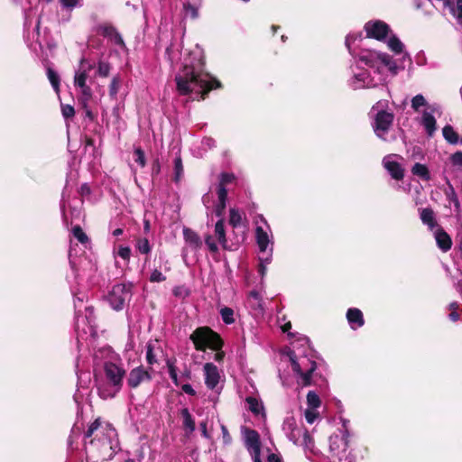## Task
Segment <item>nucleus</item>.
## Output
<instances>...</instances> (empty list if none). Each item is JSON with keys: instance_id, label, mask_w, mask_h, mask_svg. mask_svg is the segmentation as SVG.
<instances>
[{"instance_id": "nucleus-16", "label": "nucleus", "mask_w": 462, "mask_h": 462, "mask_svg": "<svg viewBox=\"0 0 462 462\" xmlns=\"http://www.w3.org/2000/svg\"><path fill=\"white\" fill-rule=\"evenodd\" d=\"M346 319L353 328H361L365 324L363 313L356 308L348 309L346 312Z\"/></svg>"}, {"instance_id": "nucleus-10", "label": "nucleus", "mask_w": 462, "mask_h": 462, "mask_svg": "<svg viewBox=\"0 0 462 462\" xmlns=\"http://www.w3.org/2000/svg\"><path fill=\"white\" fill-rule=\"evenodd\" d=\"M97 33L112 40L115 44L124 47L125 42L116 28L111 23L99 24L96 29Z\"/></svg>"}, {"instance_id": "nucleus-53", "label": "nucleus", "mask_w": 462, "mask_h": 462, "mask_svg": "<svg viewBox=\"0 0 462 462\" xmlns=\"http://www.w3.org/2000/svg\"><path fill=\"white\" fill-rule=\"evenodd\" d=\"M79 88H80L81 95L79 97L92 98V90L89 86L87 85V86L81 87Z\"/></svg>"}, {"instance_id": "nucleus-30", "label": "nucleus", "mask_w": 462, "mask_h": 462, "mask_svg": "<svg viewBox=\"0 0 462 462\" xmlns=\"http://www.w3.org/2000/svg\"><path fill=\"white\" fill-rule=\"evenodd\" d=\"M378 58L381 60V62L383 65H385L386 67H388V69L392 72L396 73V70H397L396 63L394 62V60H393V58L389 54H387V53H381V54L378 55Z\"/></svg>"}, {"instance_id": "nucleus-40", "label": "nucleus", "mask_w": 462, "mask_h": 462, "mask_svg": "<svg viewBox=\"0 0 462 462\" xmlns=\"http://www.w3.org/2000/svg\"><path fill=\"white\" fill-rule=\"evenodd\" d=\"M246 402L249 405V410L253 413H254V414H259L260 413V404H259L258 401L255 398H254V397H247L246 398Z\"/></svg>"}, {"instance_id": "nucleus-17", "label": "nucleus", "mask_w": 462, "mask_h": 462, "mask_svg": "<svg viewBox=\"0 0 462 462\" xmlns=\"http://www.w3.org/2000/svg\"><path fill=\"white\" fill-rule=\"evenodd\" d=\"M443 12L462 20V2H443Z\"/></svg>"}, {"instance_id": "nucleus-52", "label": "nucleus", "mask_w": 462, "mask_h": 462, "mask_svg": "<svg viewBox=\"0 0 462 462\" xmlns=\"http://www.w3.org/2000/svg\"><path fill=\"white\" fill-rule=\"evenodd\" d=\"M217 197H218V201L226 202L227 189L225 187L217 186Z\"/></svg>"}, {"instance_id": "nucleus-28", "label": "nucleus", "mask_w": 462, "mask_h": 462, "mask_svg": "<svg viewBox=\"0 0 462 462\" xmlns=\"http://www.w3.org/2000/svg\"><path fill=\"white\" fill-rule=\"evenodd\" d=\"M229 225L232 226L234 228H236L241 225L242 222V214L240 211L236 208H230L229 209Z\"/></svg>"}, {"instance_id": "nucleus-26", "label": "nucleus", "mask_w": 462, "mask_h": 462, "mask_svg": "<svg viewBox=\"0 0 462 462\" xmlns=\"http://www.w3.org/2000/svg\"><path fill=\"white\" fill-rule=\"evenodd\" d=\"M47 77H48V79L50 80L53 89L56 92H59L60 79V76L58 75V73L54 69H52L51 67H48L47 68Z\"/></svg>"}, {"instance_id": "nucleus-34", "label": "nucleus", "mask_w": 462, "mask_h": 462, "mask_svg": "<svg viewBox=\"0 0 462 462\" xmlns=\"http://www.w3.org/2000/svg\"><path fill=\"white\" fill-rule=\"evenodd\" d=\"M388 46L396 54H400L402 52L403 44L396 36H393L390 38Z\"/></svg>"}, {"instance_id": "nucleus-58", "label": "nucleus", "mask_w": 462, "mask_h": 462, "mask_svg": "<svg viewBox=\"0 0 462 462\" xmlns=\"http://www.w3.org/2000/svg\"><path fill=\"white\" fill-rule=\"evenodd\" d=\"M215 351H216L215 356H214L215 361L222 362L225 358V352L222 351V348L220 350H215Z\"/></svg>"}, {"instance_id": "nucleus-42", "label": "nucleus", "mask_w": 462, "mask_h": 462, "mask_svg": "<svg viewBox=\"0 0 462 462\" xmlns=\"http://www.w3.org/2000/svg\"><path fill=\"white\" fill-rule=\"evenodd\" d=\"M61 113L64 118H72L75 116V109L70 105H61Z\"/></svg>"}, {"instance_id": "nucleus-46", "label": "nucleus", "mask_w": 462, "mask_h": 462, "mask_svg": "<svg viewBox=\"0 0 462 462\" xmlns=\"http://www.w3.org/2000/svg\"><path fill=\"white\" fill-rule=\"evenodd\" d=\"M205 243L211 253H217L218 251L217 245L216 244V242L214 241L213 237L210 235L206 236Z\"/></svg>"}, {"instance_id": "nucleus-3", "label": "nucleus", "mask_w": 462, "mask_h": 462, "mask_svg": "<svg viewBox=\"0 0 462 462\" xmlns=\"http://www.w3.org/2000/svg\"><path fill=\"white\" fill-rule=\"evenodd\" d=\"M112 435H116L115 429L107 424L102 437L91 439L88 447H85L88 458L94 459L95 462L112 458L115 454Z\"/></svg>"}, {"instance_id": "nucleus-20", "label": "nucleus", "mask_w": 462, "mask_h": 462, "mask_svg": "<svg viewBox=\"0 0 462 462\" xmlns=\"http://www.w3.org/2000/svg\"><path fill=\"white\" fill-rule=\"evenodd\" d=\"M215 235L217 241L223 246L224 249L226 248V229H225V220L224 218H220L215 225Z\"/></svg>"}, {"instance_id": "nucleus-12", "label": "nucleus", "mask_w": 462, "mask_h": 462, "mask_svg": "<svg viewBox=\"0 0 462 462\" xmlns=\"http://www.w3.org/2000/svg\"><path fill=\"white\" fill-rule=\"evenodd\" d=\"M205 384L210 390L216 388L219 382V373L217 367L213 363L204 365Z\"/></svg>"}, {"instance_id": "nucleus-25", "label": "nucleus", "mask_w": 462, "mask_h": 462, "mask_svg": "<svg viewBox=\"0 0 462 462\" xmlns=\"http://www.w3.org/2000/svg\"><path fill=\"white\" fill-rule=\"evenodd\" d=\"M183 12L185 17L196 19L199 16V7L190 2H183Z\"/></svg>"}, {"instance_id": "nucleus-7", "label": "nucleus", "mask_w": 462, "mask_h": 462, "mask_svg": "<svg viewBox=\"0 0 462 462\" xmlns=\"http://www.w3.org/2000/svg\"><path fill=\"white\" fill-rule=\"evenodd\" d=\"M290 361L291 365L292 371L300 377L302 386H310L312 384V375L317 368V364L315 361L310 362V367L303 372L301 369L300 364L296 360V356L294 353L290 355Z\"/></svg>"}, {"instance_id": "nucleus-29", "label": "nucleus", "mask_w": 462, "mask_h": 462, "mask_svg": "<svg viewBox=\"0 0 462 462\" xmlns=\"http://www.w3.org/2000/svg\"><path fill=\"white\" fill-rule=\"evenodd\" d=\"M183 165H182V160L180 156H177L174 159V177L173 181L178 183L180 182L182 175H183Z\"/></svg>"}, {"instance_id": "nucleus-1", "label": "nucleus", "mask_w": 462, "mask_h": 462, "mask_svg": "<svg viewBox=\"0 0 462 462\" xmlns=\"http://www.w3.org/2000/svg\"><path fill=\"white\" fill-rule=\"evenodd\" d=\"M205 57L201 52H191L189 60L175 76L176 89L180 96H193V100H205L210 91L222 88V83L205 70Z\"/></svg>"}, {"instance_id": "nucleus-55", "label": "nucleus", "mask_w": 462, "mask_h": 462, "mask_svg": "<svg viewBox=\"0 0 462 462\" xmlns=\"http://www.w3.org/2000/svg\"><path fill=\"white\" fill-rule=\"evenodd\" d=\"M317 413L313 411H310V410H307L305 411V418H306V420L309 422V423H313L315 419L317 418Z\"/></svg>"}, {"instance_id": "nucleus-39", "label": "nucleus", "mask_w": 462, "mask_h": 462, "mask_svg": "<svg viewBox=\"0 0 462 462\" xmlns=\"http://www.w3.org/2000/svg\"><path fill=\"white\" fill-rule=\"evenodd\" d=\"M426 105V100L424 98V97L420 94H418L416 95L412 99H411V107L417 111L419 110V108L420 106H423Z\"/></svg>"}, {"instance_id": "nucleus-54", "label": "nucleus", "mask_w": 462, "mask_h": 462, "mask_svg": "<svg viewBox=\"0 0 462 462\" xmlns=\"http://www.w3.org/2000/svg\"><path fill=\"white\" fill-rule=\"evenodd\" d=\"M285 425L291 430V434L294 436V430H297L296 421L293 418L287 419Z\"/></svg>"}, {"instance_id": "nucleus-2", "label": "nucleus", "mask_w": 462, "mask_h": 462, "mask_svg": "<svg viewBox=\"0 0 462 462\" xmlns=\"http://www.w3.org/2000/svg\"><path fill=\"white\" fill-rule=\"evenodd\" d=\"M103 368L106 383L97 385V393L103 400L112 399L121 391L126 372L113 362H105Z\"/></svg>"}, {"instance_id": "nucleus-51", "label": "nucleus", "mask_w": 462, "mask_h": 462, "mask_svg": "<svg viewBox=\"0 0 462 462\" xmlns=\"http://www.w3.org/2000/svg\"><path fill=\"white\" fill-rule=\"evenodd\" d=\"M451 162L455 166H462V152L458 151L450 157Z\"/></svg>"}, {"instance_id": "nucleus-62", "label": "nucleus", "mask_w": 462, "mask_h": 462, "mask_svg": "<svg viewBox=\"0 0 462 462\" xmlns=\"http://www.w3.org/2000/svg\"><path fill=\"white\" fill-rule=\"evenodd\" d=\"M200 429H201V432H202L203 437L208 439L209 435H208V430H207V421H202L200 423Z\"/></svg>"}, {"instance_id": "nucleus-5", "label": "nucleus", "mask_w": 462, "mask_h": 462, "mask_svg": "<svg viewBox=\"0 0 462 462\" xmlns=\"http://www.w3.org/2000/svg\"><path fill=\"white\" fill-rule=\"evenodd\" d=\"M132 297V284L117 283L112 287L107 295V300L113 310L119 311L125 307V301Z\"/></svg>"}, {"instance_id": "nucleus-44", "label": "nucleus", "mask_w": 462, "mask_h": 462, "mask_svg": "<svg viewBox=\"0 0 462 462\" xmlns=\"http://www.w3.org/2000/svg\"><path fill=\"white\" fill-rule=\"evenodd\" d=\"M146 360L149 365H153L157 363V360L153 354V346H152V344H148L146 346Z\"/></svg>"}, {"instance_id": "nucleus-11", "label": "nucleus", "mask_w": 462, "mask_h": 462, "mask_svg": "<svg viewBox=\"0 0 462 462\" xmlns=\"http://www.w3.org/2000/svg\"><path fill=\"white\" fill-rule=\"evenodd\" d=\"M243 433L245 437V448L250 452L261 451V439L260 434L257 430L249 429L247 427L243 428Z\"/></svg>"}, {"instance_id": "nucleus-47", "label": "nucleus", "mask_w": 462, "mask_h": 462, "mask_svg": "<svg viewBox=\"0 0 462 462\" xmlns=\"http://www.w3.org/2000/svg\"><path fill=\"white\" fill-rule=\"evenodd\" d=\"M119 89V79L117 78H114L109 85V95L115 97Z\"/></svg>"}, {"instance_id": "nucleus-48", "label": "nucleus", "mask_w": 462, "mask_h": 462, "mask_svg": "<svg viewBox=\"0 0 462 462\" xmlns=\"http://www.w3.org/2000/svg\"><path fill=\"white\" fill-rule=\"evenodd\" d=\"M117 254L124 260H129L131 256V248L129 246H119Z\"/></svg>"}, {"instance_id": "nucleus-31", "label": "nucleus", "mask_w": 462, "mask_h": 462, "mask_svg": "<svg viewBox=\"0 0 462 462\" xmlns=\"http://www.w3.org/2000/svg\"><path fill=\"white\" fill-rule=\"evenodd\" d=\"M307 404L310 409H317L320 406V404H321L320 398L314 391H310L308 393Z\"/></svg>"}, {"instance_id": "nucleus-50", "label": "nucleus", "mask_w": 462, "mask_h": 462, "mask_svg": "<svg viewBox=\"0 0 462 462\" xmlns=\"http://www.w3.org/2000/svg\"><path fill=\"white\" fill-rule=\"evenodd\" d=\"M226 207V202L218 201V203L217 204V206L215 207V209H214L216 216L220 218H223Z\"/></svg>"}, {"instance_id": "nucleus-60", "label": "nucleus", "mask_w": 462, "mask_h": 462, "mask_svg": "<svg viewBox=\"0 0 462 462\" xmlns=\"http://www.w3.org/2000/svg\"><path fill=\"white\" fill-rule=\"evenodd\" d=\"M267 462H282V458H281V457L279 455L274 454V453H271L267 457Z\"/></svg>"}, {"instance_id": "nucleus-4", "label": "nucleus", "mask_w": 462, "mask_h": 462, "mask_svg": "<svg viewBox=\"0 0 462 462\" xmlns=\"http://www.w3.org/2000/svg\"><path fill=\"white\" fill-rule=\"evenodd\" d=\"M197 351L205 352L208 348L220 350L224 341L220 335L208 326L197 328L189 336Z\"/></svg>"}, {"instance_id": "nucleus-36", "label": "nucleus", "mask_w": 462, "mask_h": 462, "mask_svg": "<svg viewBox=\"0 0 462 462\" xmlns=\"http://www.w3.org/2000/svg\"><path fill=\"white\" fill-rule=\"evenodd\" d=\"M88 73L87 70L77 73L74 79L75 87L81 88L87 86Z\"/></svg>"}, {"instance_id": "nucleus-13", "label": "nucleus", "mask_w": 462, "mask_h": 462, "mask_svg": "<svg viewBox=\"0 0 462 462\" xmlns=\"http://www.w3.org/2000/svg\"><path fill=\"white\" fill-rule=\"evenodd\" d=\"M434 237L437 246L443 253H447L451 249L453 245L451 236L443 229V227H437L436 231L434 232Z\"/></svg>"}, {"instance_id": "nucleus-61", "label": "nucleus", "mask_w": 462, "mask_h": 462, "mask_svg": "<svg viewBox=\"0 0 462 462\" xmlns=\"http://www.w3.org/2000/svg\"><path fill=\"white\" fill-rule=\"evenodd\" d=\"M79 2H61V5L63 9L71 10Z\"/></svg>"}, {"instance_id": "nucleus-59", "label": "nucleus", "mask_w": 462, "mask_h": 462, "mask_svg": "<svg viewBox=\"0 0 462 462\" xmlns=\"http://www.w3.org/2000/svg\"><path fill=\"white\" fill-rule=\"evenodd\" d=\"M78 100H79V103L81 106L82 109H84V110L89 109L88 103L91 100V98L78 97Z\"/></svg>"}, {"instance_id": "nucleus-19", "label": "nucleus", "mask_w": 462, "mask_h": 462, "mask_svg": "<svg viewBox=\"0 0 462 462\" xmlns=\"http://www.w3.org/2000/svg\"><path fill=\"white\" fill-rule=\"evenodd\" d=\"M422 125L424 126L429 136H432L437 129V122L435 117L429 112L422 115Z\"/></svg>"}, {"instance_id": "nucleus-23", "label": "nucleus", "mask_w": 462, "mask_h": 462, "mask_svg": "<svg viewBox=\"0 0 462 462\" xmlns=\"http://www.w3.org/2000/svg\"><path fill=\"white\" fill-rule=\"evenodd\" d=\"M411 173L415 176L420 177L423 180H430V171L425 164L416 162L411 168Z\"/></svg>"}, {"instance_id": "nucleus-27", "label": "nucleus", "mask_w": 462, "mask_h": 462, "mask_svg": "<svg viewBox=\"0 0 462 462\" xmlns=\"http://www.w3.org/2000/svg\"><path fill=\"white\" fill-rule=\"evenodd\" d=\"M71 232L74 237L82 245H85L89 242V238L87 234L83 231L82 227L79 225H76L72 227Z\"/></svg>"}, {"instance_id": "nucleus-6", "label": "nucleus", "mask_w": 462, "mask_h": 462, "mask_svg": "<svg viewBox=\"0 0 462 462\" xmlns=\"http://www.w3.org/2000/svg\"><path fill=\"white\" fill-rule=\"evenodd\" d=\"M394 121V115L386 110L378 111L374 118L373 129L377 137L385 140L384 135L389 132Z\"/></svg>"}, {"instance_id": "nucleus-8", "label": "nucleus", "mask_w": 462, "mask_h": 462, "mask_svg": "<svg viewBox=\"0 0 462 462\" xmlns=\"http://www.w3.org/2000/svg\"><path fill=\"white\" fill-rule=\"evenodd\" d=\"M152 379V374L143 365H140L129 372L127 376V384L130 388L135 389L143 383H150Z\"/></svg>"}, {"instance_id": "nucleus-38", "label": "nucleus", "mask_w": 462, "mask_h": 462, "mask_svg": "<svg viewBox=\"0 0 462 462\" xmlns=\"http://www.w3.org/2000/svg\"><path fill=\"white\" fill-rule=\"evenodd\" d=\"M134 162L141 167H144L146 164L145 154L142 148L138 147L134 150Z\"/></svg>"}, {"instance_id": "nucleus-9", "label": "nucleus", "mask_w": 462, "mask_h": 462, "mask_svg": "<svg viewBox=\"0 0 462 462\" xmlns=\"http://www.w3.org/2000/svg\"><path fill=\"white\" fill-rule=\"evenodd\" d=\"M365 28L369 38H374L378 41L384 40L390 31L389 25L383 21L367 23Z\"/></svg>"}, {"instance_id": "nucleus-35", "label": "nucleus", "mask_w": 462, "mask_h": 462, "mask_svg": "<svg viewBox=\"0 0 462 462\" xmlns=\"http://www.w3.org/2000/svg\"><path fill=\"white\" fill-rule=\"evenodd\" d=\"M235 180H236V176L234 175V173L222 172L219 175L218 186L226 188V185L232 183Z\"/></svg>"}, {"instance_id": "nucleus-37", "label": "nucleus", "mask_w": 462, "mask_h": 462, "mask_svg": "<svg viewBox=\"0 0 462 462\" xmlns=\"http://www.w3.org/2000/svg\"><path fill=\"white\" fill-rule=\"evenodd\" d=\"M100 426L101 420L100 418H97L89 425L88 430L85 432V439L91 438Z\"/></svg>"}, {"instance_id": "nucleus-64", "label": "nucleus", "mask_w": 462, "mask_h": 462, "mask_svg": "<svg viewBox=\"0 0 462 462\" xmlns=\"http://www.w3.org/2000/svg\"><path fill=\"white\" fill-rule=\"evenodd\" d=\"M253 462H262L261 460V451L251 452Z\"/></svg>"}, {"instance_id": "nucleus-57", "label": "nucleus", "mask_w": 462, "mask_h": 462, "mask_svg": "<svg viewBox=\"0 0 462 462\" xmlns=\"http://www.w3.org/2000/svg\"><path fill=\"white\" fill-rule=\"evenodd\" d=\"M161 171V165L159 160H155L152 167V175H158Z\"/></svg>"}, {"instance_id": "nucleus-14", "label": "nucleus", "mask_w": 462, "mask_h": 462, "mask_svg": "<svg viewBox=\"0 0 462 462\" xmlns=\"http://www.w3.org/2000/svg\"><path fill=\"white\" fill-rule=\"evenodd\" d=\"M419 211L421 222L428 226L429 230L432 231L434 228L439 227L435 212L431 208H420Z\"/></svg>"}, {"instance_id": "nucleus-15", "label": "nucleus", "mask_w": 462, "mask_h": 462, "mask_svg": "<svg viewBox=\"0 0 462 462\" xmlns=\"http://www.w3.org/2000/svg\"><path fill=\"white\" fill-rule=\"evenodd\" d=\"M383 166L393 179L396 180H402L403 179L404 170L398 162L383 160Z\"/></svg>"}, {"instance_id": "nucleus-22", "label": "nucleus", "mask_w": 462, "mask_h": 462, "mask_svg": "<svg viewBox=\"0 0 462 462\" xmlns=\"http://www.w3.org/2000/svg\"><path fill=\"white\" fill-rule=\"evenodd\" d=\"M442 134L444 139L450 144H457L459 142L458 134L450 125H447L443 127Z\"/></svg>"}, {"instance_id": "nucleus-33", "label": "nucleus", "mask_w": 462, "mask_h": 462, "mask_svg": "<svg viewBox=\"0 0 462 462\" xmlns=\"http://www.w3.org/2000/svg\"><path fill=\"white\" fill-rule=\"evenodd\" d=\"M135 247L143 254H148L151 252V245L147 238H138Z\"/></svg>"}, {"instance_id": "nucleus-49", "label": "nucleus", "mask_w": 462, "mask_h": 462, "mask_svg": "<svg viewBox=\"0 0 462 462\" xmlns=\"http://www.w3.org/2000/svg\"><path fill=\"white\" fill-rule=\"evenodd\" d=\"M222 439L225 445H230L232 443V437L224 424L221 425Z\"/></svg>"}, {"instance_id": "nucleus-56", "label": "nucleus", "mask_w": 462, "mask_h": 462, "mask_svg": "<svg viewBox=\"0 0 462 462\" xmlns=\"http://www.w3.org/2000/svg\"><path fill=\"white\" fill-rule=\"evenodd\" d=\"M181 389H182V391H183L185 393H187V394H189V395H190V396H195V395H196V392H195V390H194V389L192 388V386H191L190 384H189V383H185V384L181 385Z\"/></svg>"}, {"instance_id": "nucleus-41", "label": "nucleus", "mask_w": 462, "mask_h": 462, "mask_svg": "<svg viewBox=\"0 0 462 462\" xmlns=\"http://www.w3.org/2000/svg\"><path fill=\"white\" fill-rule=\"evenodd\" d=\"M110 65L106 62L99 61L97 67V74L100 77L106 78L109 75Z\"/></svg>"}, {"instance_id": "nucleus-21", "label": "nucleus", "mask_w": 462, "mask_h": 462, "mask_svg": "<svg viewBox=\"0 0 462 462\" xmlns=\"http://www.w3.org/2000/svg\"><path fill=\"white\" fill-rule=\"evenodd\" d=\"M256 242L261 252H264L267 249L269 244V237L267 233L261 226H257L255 229Z\"/></svg>"}, {"instance_id": "nucleus-32", "label": "nucleus", "mask_w": 462, "mask_h": 462, "mask_svg": "<svg viewBox=\"0 0 462 462\" xmlns=\"http://www.w3.org/2000/svg\"><path fill=\"white\" fill-rule=\"evenodd\" d=\"M220 315L225 324L230 325L235 322L233 309L224 307L220 310Z\"/></svg>"}, {"instance_id": "nucleus-45", "label": "nucleus", "mask_w": 462, "mask_h": 462, "mask_svg": "<svg viewBox=\"0 0 462 462\" xmlns=\"http://www.w3.org/2000/svg\"><path fill=\"white\" fill-rule=\"evenodd\" d=\"M175 363H176V359L173 358V359H167L166 361V365H167V367H168V372H169V374H170V377L172 378V377H175L177 374V367L175 365Z\"/></svg>"}, {"instance_id": "nucleus-18", "label": "nucleus", "mask_w": 462, "mask_h": 462, "mask_svg": "<svg viewBox=\"0 0 462 462\" xmlns=\"http://www.w3.org/2000/svg\"><path fill=\"white\" fill-rule=\"evenodd\" d=\"M183 237L186 243L195 249L199 248L202 245V241L199 236L189 227L183 228Z\"/></svg>"}, {"instance_id": "nucleus-24", "label": "nucleus", "mask_w": 462, "mask_h": 462, "mask_svg": "<svg viewBox=\"0 0 462 462\" xmlns=\"http://www.w3.org/2000/svg\"><path fill=\"white\" fill-rule=\"evenodd\" d=\"M180 414L183 418V427L185 430H188L189 432H193L196 429L195 420L191 416L188 408H183L180 411Z\"/></svg>"}, {"instance_id": "nucleus-63", "label": "nucleus", "mask_w": 462, "mask_h": 462, "mask_svg": "<svg viewBox=\"0 0 462 462\" xmlns=\"http://www.w3.org/2000/svg\"><path fill=\"white\" fill-rule=\"evenodd\" d=\"M448 317H449L450 320L456 322L459 319V313L457 312V310H453V311H450Z\"/></svg>"}, {"instance_id": "nucleus-43", "label": "nucleus", "mask_w": 462, "mask_h": 462, "mask_svg": "<svg viewBox=\"0 0 462 462\" xmlns=\"http://www.w3.org/2000/svg\"><path fill=\"white\" fill-rule=\"evenodd\" d=\"M149 280L151 282H162L166 281V276H164L159 270L155 269L151 273Z\"/></svg>"}]
</instances>
